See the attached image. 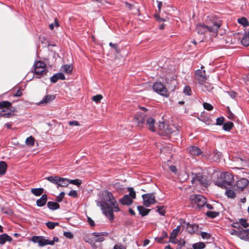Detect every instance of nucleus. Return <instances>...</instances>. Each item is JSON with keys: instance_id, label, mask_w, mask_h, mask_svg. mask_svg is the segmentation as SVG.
Instances as JSON below:
<instances>
[{"instance_id": "obj_1", "label": "nucleus", "mask_w": 249, "mask_h": 249, "mask_svg": "<svg viewBox=\"0 0 249 249\" xmlns=\"http://www.w3.org/2000/svg\"><path fill=\"white\" fill-rule=\"evenodd\" d=\"M96 205L100 207L103 213L110 220L114 219V212L120 211L117 202L112 194L104 190L101 194V200H96Z\"/></svg>"}, {"instance_id": "obj_2", "label": "nucleus", "mask_w": 249, "mask_h": 249, "mask_svg": "<svg viewBox=\"0 0 249 249\" xmlns=\"http://www.w3.org/2000/svg\"><path fill=\"white\" fill-rule=\"evenodd\" d=\"M221 26L220 21L213 24L212 25H205L204 24H197L196 31L199 34H203L207 32L213 33V36H217V30Z\"/></svg>"}, {"instance_id": "obj_3", "label": "nucleus", "mask_w": 249, "mask_h": 249, "mask_svg": "<svg viewBox=\"0 0 249 249\" xmlns=\"http://www.w3.org/2000/svg\"><path fill=\"white\" fill-rule=\"evenodd\" d=\"M233 180V177L229 172L221 174L220 177L215 181V184L221 188L227 189L229 188Z\"/></svg>"}, {"instance_id": "obj_4", "label": "nucleus", "mask_w": 249, "mask_h": 249, "mask_svg": "<svg viewBox=\"0 0 249 249\" xmlns=\"http://www.w3.org/2000/svg\"><path fill=\"white\" fill-rule=\"evenodd\" d=\"M191 203L194 207L201 208L207 203L206 198L200 195H193L190 197Z\"/></svg>"}, {"instance_id": "obj_5", "label": "nucleus", "mask_w": 249, "mask_h": 249, "mask_svg": "<svg viewBox=\"0 0 249 249\" xmlns=\"http://www.w3.org/2000/svg\"><path fill=\"white\" fill-rule=\"evenodd\" d=\"M193 177L192 182L193 184H200L204 187L208 185V180L206 176L202 175L200 173L197 174L192 173Z\"/></svg>"}, {"instance_id": "obj_6", "label": "nucleus", "mask_w": 249, "mask_h": 249, "mask_svg": "<svg viewBox=\"0 0 249 249\" xmlns=\"http://www.w3.org/2000/svg\"><path fill=\"white\" fill-rule=\"evenodd\" d=\"M146 116L144 113H137L133 118L132 122L133 125L140 128L145 124Z\"/></svg>"}, {"instance_id": "obj_7", "label": "nucleus", "mask_w": 249, "mask_h": 249, "mask_svg": "<svg viewBox=\"0 0 249 249\" xmlns=\"http://www.w3.org/2000/svg\"><path fill=\"white\" fill-rule=\"evenodd\" d=\"M4 107V114L8 113V115H4L5 118H10L14 115L15 108L12 106V103L9 101H4L0 102V107Z\"/></svg>"}, {"instance_id": "obj_8", "label": "nucleus", "mask_w": 249, "mask_h": 249, "mask_svg": "<svg viewBox=\"0 0 249 249\" xmlns=\"http://www.w3.org/2000/svg\"><path fill=\"white\" fill-rule=\"evenodd\" d=\"M31 241L35 243H38L39 247H43L47 245H53L54 244L53 241L46 239L45 237L42 236H34L32 237Z\"/></svg>"}, {"instance_id": "obj_9", "label": "nucleus", "mask_w": 249, "mask_h": 249, "mask_svg": "<svg viewBox=\"0 0 249 249\" xmlns=\"http://www.w3.org/2000/svg\"><path fill=\"white\" fill-rule=\"evenodd\" d=\"M153 89L155 91L160 95L167 97L169 93L167 89L160 82H156L153 85Z\"/></svg>"}, {"instance_id": "obj_10", "label": "nucleus", "mask_w": 249, "mask_h": 249, "mask_svg": "<svg viewBox=\"0 0 249 249\" xmlns=\"http://www.w3.org/2000/svg\"><path fill=\"white\" fill-rule=\"evenodd\" d=\"M158 132L159 135L161 136H166L169 134H172L173 132L171 127L164 122H160Z\"/></svg>"}, {"instance_id": "obj_11", "label": "nucleus", "mask_w": 249, "mask_h": 249, "mask_svg": "<svg viewBox=\"0 0 249 249\" xmlns=\"http://www.w3.org/2000/svg\"><path fill=\"white\" fill-rule=\"evenodd\" d=\"M143 205L146 207H149L151 204L155 202V196L153 193H147L142 196Z\"/></svg>"}, {"instance_id": "obj_12", "label": "nucleus", "mask_w": 249, "mask_h": 249, "mask_svg": "<svg viewBox=\"0 0 249 249\" xmlns=\"http://www.w3.org/2000/svg\"><path fill=\"white\" fill-rule=\"evenodd\" d=\"M195 78L199 84H203L207 79L205 70H197L195 72Z\"/></svg>"}, {"instance_id": "obj_13", "label": "nucleus", "mask_w": 249, "mask_h": 249, "mask_svg": "<svg viewBox=\"0 0 249 249\" xmlns=\"http://www.w3.org/2000/svg\"><path fill=\"white\" fill-rule=\"evenodd\" d=\"M180 221V224L182 226H184L183 225V224L186 226V230L189 233L193 234L198 230V226L197 225L194 224H190L189 223H186L183 219H181Z\"/></svg>"}, {"instance_id": "obj_14", "label": "nucleus", "mask_w": 249, "mask_h": 249, "mask_svg": "<svg viewBox=\"0 0 249 249\" xmlns=\"http://www.w3.org/2000/svg\"><path fill=\"white\" fill-rule=\"evenodd\" d=\"M107 233L106 232H94L92 233V235L94 236V241L95 242H103L105 238L104 236H107Z\"/></svg>"}, {"instance_id": "obj_15", "label": "nucleus", "mask_w": 249, "mask_h": 249, "mask_svg": "<svg viewBox=\"0 0 249 249\" xmlns=\"http://www.w3.org/2000/svg\"><path fill=\"white\" fill-rule=\"evenodd\" d=\"M249 183L248 179L242 178L236 181V185L238 189L243 190Z\"/></svg>"}, {"instance_id": "obj_16", "label": "nucleus", "mask_w": 249, "mask_h": 249, "mask_svg": "<svg viewBox=\"0 0 249 249\" xmlns=\"http://www.w3.org/2000/svg\"><path fill=\"white\" fill-rule=\"evenodd\" d=\"M188 151L193 156H198L202 154L200 149L196 146H190L188 148Z\"/></svg>"}, {"instance_id": "obj_17", "label": "nucleus", "mask_w": 249, "mask_h": 249, "mask_svg": "<svg viewBox=\"0 0 249 249\" xmlns=\"http://www.w3.org/2000/svg\"><path fill=\"white\" fill-rule=\"evenodd\" d=\"M145 124L152 132L156 131L155 127V120L152 118H146Z\"/></svg>"}, {"instance_id": "obj_18", "label": "nucleus", "mask_w": 249, "mask_h": 249, "mask_svg": "<svg viewBox=\"0 0 249 249\" xmlns=\"http://www.w3.org/2000/svg\"><path fill=\"white\" fill-rule=\"evenodd\" d=\"M47 199L48 197L47 195H42L41 197L36 200V205L39 207H41L45 206L47 203Z\"/></svg>"}, {"instance_id": "obj_19", "label": "nucleus", "mask_w": 249, "mask_h": 249, "mask_svg": "<svg viewBox=\"0 0 249 249\" xmlns=\"http://www.w3.org/2000/svg\"><path fill=\"white\" fill-rule=\"evenodd\" d=\"M65 76L63 73L59 72L54 74L51 77V81L52 83H56L58 80H65Z\"/></svg>"}, {"instance_id": "obj_20", "label": "nucleus", "mask_w": 249, "mask_h": 249, "mask_svg": "<svg viewBox=\"0 0 249 249\" xmlns=\"http://www.w3.org/2000/svg\"><path fill=\"white\" fill-rule=\"evenodd\" d=\"M120 201L121 204L124 205H129L133 202L132 199L130 198L129 195H124L123 197L120 200Z\"/></svg>"}, {"instance_id": "obj_21", "label": "nucleus", "mask_w": 249, "mask_h": 249, "mask_svg": "<svg viewBox=\"0 0 249 249\" xmlns=\"http://www.w3.org/2000/svg\"><path fill=\"white\" fill-rule=\"evenodd\" d=\"M55 98L54 95H47L38 103V105L45 104L51 102Z\"/></svg>"}, {"instance_id": "obj_22", "label": "nucleus", "mask_w": 249, "mask_h": 249, "mask_svg": "<svg viewBox=\"0 0 249 249\" xmlns=\"http://www.w3.org/2000/svg\"><path fill=\"white\" fill-rule=\"evenodd\" d=\"M70 184L69 179L59 177L57 187H67Z\"/></svg>"}, {"instance_id": "obj_23", "label": "nucleus", "mask_w": 249, "mask_h": 249, "mask_svg": "<svg viewBox=\"0 0 249 249\" xmlns=\"http://www.w3.org/2000/svg\"><path fill=\"white\" fill-rule=\"evenodd\" d=\"M47 207L50 210L54 211L60 208V205L57 202L48 201Z\"/></svg>"}, {"instance_id": "obj_24", "label": "nucleus", "mask_w": 249, "mask_h": 249, "mask_svg": "<svg viewBox=\"0 0 249 249\" xmlns=\"http://www.w3.org/2000/svg\"><path fill=\"white\" fill-rule=\"evenodd\" d=\"M137 209L139 211V214L142 216L148 215L150 211L149 209H146L142 206H138L137 207Z\"/></svg>"}, {"instance_id": "obj_25", "label": "nucleus", "mask_w": 249, "mask_h": 249, "mask_svg": "<svg viewBox=\"0 0 249 249\" xmlns=\"http://www.w3.org/2000/svg\"><path fill=\"white\" fill-rule=\"evenodd\" d=\"M12 238L7 234H2L0 235V244L3 245L6 241L10 242Z\"/></svg>"}, {"instance_id": "obj_26", "label": "nucleus", "mask_w": 249, "mask_h": 249, "mask_svg": "<svg viewBox=\"0 0 249 249\" xmlns=\"http://www.w3.org/2000/svg\"><path fill=\"white\" fill-rule=\"evenodd\" d=\"M34 70L35 74L36 75V77L37 78H40L41 75L46 74L47 72L46 69H34Z\"/></svg>"}, {"instance_id": "obj_27", "label": "nucleus", "mask_w": 249, "mask_h": 249, "mask_svg": "<svg viewBox=\"0 0 249 249\" xmlns=\"http://www.w3.org/2000/svg\"><path fill=\"white\" fill-rule=\"evenodd\" d=\"M72 68L70 65H64L61 67V70L64 72L69 74L71 73Z\"/></svg>"}, {"instance_id": "obj_28", "label": "nucleus", "mask_w": 249, "mask_h": 249, "mask_svg": "<svg viewBox=\"0 0 249 249\" xmlns=\"http://www.w3.org/2000/svg\"><path fill=\"white\" fill-rule=\"evenodd\" d=\"M7 165L5 161H0V175H3L7 169Z\"/></svg>"}, {"instance_id": "obj_29", "label": "nucleus", "mask_w": 249, "mask_h": 249, "mask_svg": "<svg viewBox=\"0 0 249 249\" xmlns=\"http://www.w3.org/2000/svg\"><path fill=\"white\" fill-rule=\"evenodd\" d=\"M238 237L242 240L249 241V236L248 234L245 233L242 230L239 231V233Z\"/></svg>"}, {"instance_id": "obj_30", "label": "nucleus", "mask_w": 249, "mask_h": 249, "mask_svg": "<svg viewBox=\"0 0 249 249\" xmlns=\"http://www.w3.org/2000/svg\"><path fill=\"white\" fill-rule=\"evenodd\" d=\"M34 69H46V65L45 64L41 61H38L35 63L34 65Z\"/></svg>"}, {"instance_id": "obj_31", "label": "nucleus", "mask_w": 249, "mask_h": 249, "mask_svg": "<svg viewBox=\"0 0 249 249\" xmlns=\"http://www.w3.org/2000/svg\"><path fill=\"white\" fill-rule=\"evenodd\" d=\"M43 190L42 188H33L31 192L36 196H40L43 193Z\"/></svg>"}, {"instance_id": "obj_32", "label": "nucleus", "mask_w": 249, "mask_h": 249, "mask_svg": "<svg viewBox=\"0 0 249 249\" xmlns=\"http://www.w3.org/2000/svg\"><path fill=\"white\" fill-rule=\"evenodd\" d=\"M200 85H201V89L204 91H210L213 89V86L208 83L205 84L204 83Z\"/></svg>"}, {"instance_id": "obj_33", "label": "nucleus", "mask_w": 249, "mask_h": 249, "mask_svg": "<svg viewBox=\"0 0 249 249\" xmlns=\"http://www.w3.org/2000/svg\"><path fill=\"white\" fill-rule=\"evenodd\" d=\"M59 178V177L55 176H49L47 178H46V179L48 180L49 181L51 182V183L54 184L55 185H57L58 183V180Z\"/></svg>"}, {"instance_id": "obj_34", "label": "nucleus", "mask_w": 249, "mask_h": 249, "mask_svg": "<svg viewBox=\"0 0 249 249\" xmlns=\"http://www.w3.org/2000/svg\"><path fill=\"white\" fill-rule=\"evenodd\" d=\"M233 126V123L231 122H228L226 123H225L223 124V128L224 130L227 131H229L231 130V129Z\"/></svg>"}, {"instance_id": "obj_35", "label": "nucleus", "mask_w": 249, "mask_h": 249, "mask_svg": "<svg viewBox=\"0 0 249 249\" xmlns=\"http://www.w3.org/2000/svg\"><path fill=\"white\" fill-rule=\"evenodd\" d=\"M241 43L245 46H249V33L246 34L241 40Z\"/></svg>"}, {"instance_id": "obj_36", "label": "nucleus", "mask_w": 249, "mask_h": 249, "mask_svg": "<svg viewBox=\"0 0 249 249\" xmlns=\"http://www.w3.org/2000/svg\"><path fill=\"white\" fill-rule=\"evenodd\" d=\"M180 225L178 226L176 229H174L172 232L171 233V239L172 238H176V236L178 234L180 230Z\"/></svg>"}, {"instance_id": "obj_37", "label": "nucleus", "mask_w": 249, "mask_h": 249, "mask_svg": "<svg viewBox=\"0 0 249 249\" xmlns=\"http://www.w3.org/2000/svg\"><path fill=\"white\" fill-rule=\"evenodd\" d=\"M205 247V245L203 242H198L192 245L193 249H203Z\"/></svg>"}, {"instance_id": "obj_38", "label": "nucleus", "mask_w": 249, "mask_h": 249, "mask_svg": "<svg viewBox=\"0 0 249 249\" xmlns=\"http://www.w3.org/2000/svg\"><path fill=\"white\" fill-rule=\"evenodd\" d=\"M225 195L229 198H233L235 196V193L232 190L227 189L225 193Z\"/></svg>"}, {"instance_id": "obj_39", "label": "nucleus", "mask_w": 249, "mask_h": 249, "mask_svg": "<svg viewBox=\"0 0 249 249\" xmlns=\"http://www.w3.org/2000/svg\"><path fill=\"white\" fill-rule=\"evenodd\" d=\"M237 21L239 23L242 25L244 27H247L249 25V22L247 19L244 17L238 18Z\"/></svg>"}, {"instance_id": "obj_40", "label": "nucleus", "mask_w": 249, "mask_h": 249, "mask_svg": "<svg viewBox=\"0 0 249 249\" xmlns=\"http://www.w3.org/2000/svg\"><path fill=\"white\" fill-rule=\"evenodd\" d=\"M206 214L208 217L213 218L218 216L219 213L216 212L208 211Z\"/></svg>"}, {"instance_id": "obj_41", "label": "nucleus", "mask_w": 249, "mask_h": 249, "mask_svg": "<svg viewBox=\"0 0 249 249\" xmlns=\"http://www.w3.org/2000/svg\"><path fill=\"white\" fill-rule=\"evenodd\" d=\"M46 226L50 229H53L56 226L59 225V223L49 221L46 223Z\"/></svg>"}, {"instance_id": "obj_42", "label": "nucleus", "mask_w": 249, "mask_h": 249, "mask_svg": "<svg viewBox=\"0 0 249 249\" xmlns=\"http://www.w3.org/2000/svg\"><path fill=\"white\" fill-rule=\"evenodd\" d=\"M26 144L29 146H33L34 145L35 139L32 136H30L26 139Z\"/></svg>"}, {"instance_id": "obj_43", "label": "nucleus", "mask_w": 249, "mask_h": 249, "mask_svg": "<svg viewBox=\"0 0 249 249\" xmlns=\"http://www.w3.org/2000/svg\"><path fill=\"white\" fill-rule=\"evenodd\" d=\"M128 190L129 192V194L128 195L132 199H135L136 198V193L132 187H128Z\"/></svg>"}, {"instance_id": "obj_44", "label": "nucleus", "mask_w": 249, "mask_h": 249, "mask_svg": "<svg viewBox=\"0 0 249 249\" xmlns=\"http://www.w3.org/2000/svg\"><path fill=\"white\" fill-rule=\"evenodd\" d=\"M239 224L245 228H247L249 226V224L247 222L246 219L244 218H241L239 220Z\"/></svg>"}, {"instance_id": "obj_45", "label": "nucleus", "mask_w": 249, "mask_h": 249, "mask_svg": "<svg viewBox=\"0 0 249 249\" xmlns=\"http://www.w3.org/2000/svg\"><path fill=\"white\" fill-rule=\"evenodd\" d=\"M69 182H70V183L75 185L77 186H80L82 183L81 180L80 179H71V180L69 179Z\"/></svg>"}, {"instance_id": "obj_46", "label": "nucleus", "mask_w": 249, "mask_h": 249, "mask_svg": "<svg viewBox=\"0 0 249 249\" xmlns=\"http://www.w3.org/2000/svg\"><path fill=\"white\" fill-rule=\"evenodd\" d=\"M183 92L187 95H190L191 94L192 90L189 86H185L183 89Z\"/></svg>"}, {"instance_id": "obj_47", "label": "nucleus", "mask_w": 249, "mask_h": 249, "mask_svg": "<svg viewBox=\"0 0 249 249\" xmlns=\"http://www.w3.org/2000/svg\"><path fill=\"white\" fill-rule=\"evenodd\" d=\"M65 196V193L62 192L60 194L56 197L55 200L57 202H60L62 201Z\"/></svg>"}, {"instance_id": "obj_48", "label": "nucleus", "mask_w": 249, "mask_h": 249, "mask_svg": "<svg viewBox=\"0 0 249 249\" xmlns=\"http://www.w3.org/2000/svg\"><path fill=\"white\" fill-rule=\"evenodd\" d=\"M200 235L204 239H209L211 237V234L205 231H202Z\"/></svg>"}, {"instance_id": "obj_49", "label": "nucleus", "mask_w": 249, "mask_h": 249, "mask_svg": "<svg viewBox=\"0 0 249 249\" xmlns=\"http://www.w3.org/2000/svg\"><path fill=\"white\" fill-rule=\"evenodd\" d=\"M103 98V96L100 94H98L95 96H93L92 97V100L96 103L99 102Z\"/></svg>"}, {"instance_id": "obj_50", "label": "nucleus", "mask_w": 249, "mask_h": 249, "mask_svg": "<svg viewBox=\"0 0 249 249\" xmlns=\"http://www.w3.org/2000/svg\"><path fill=\"white\" fill-rule=\"evenodd\" d=\"M203 107L205 109L209 111L212 110L213 109V107L212 105L208 103H204Z\"/></svg>"}, {"instance_id": "obj_51", "label": "nucleus", "mask_w": 249, "mask_h": 249, "mask_svg": "<svg viewBox=\"0 0 249 249\" xmlns=\"http://www.w3.org/2000/svg\"><path fill=\"white\" fill-rule=\"evenodd\" d=\"M63 235L65 237L70 239L73 237V234L70 231H64Z\"/></svg>"}, {"instance_id": "obj_52", "label": "nucleus", "mask_w": 249, "mask_h": 249, "mask_svg": "<svg viewBox=\"0 0 249 249\" xmlns=\"http://www.w3.org/2000/svg\"><path fill=\"white\" fill-rule=\"evenodd\" d=\"M224 118L223 117H219L216 119V124L221 125L223 124Z\"/></svg>"}, {"instance_id": "obj_53", "label": "nucleus", "mask_w": 249, "mask_h": 249, "mask_svg": "<svg viewBox=\"0 0 249 249\" xmlns=\"http://www.w3.org/2000/svg\"><path fill=\"white\" fill-rule=\"evenodd\" d=\"M68 195L70 196L75 198L77 196V193L75 190H71L69 193Z\"/></svg>"}, {"instance_id": "obj_54", "label": "nucleus", "mask_w": 249, "mask_h": 249, "mask_svg": "<svg viewBox=\"0 0 249 249\" xmlns=\"http://www.w3.org/2000/svg\"><path fill=\"white\" fill-rule=\"evenodd\" d=\"M157 211L161 215H164V214H165V213L163 206H162V207H158Z\"/></svg>"}, {"instance_id": "obj_55", "label": "nucleus", "mask_w": 249, "mask_h": 249, "mask_svg": "<svg viewBox=\"0 0 249 249\" xmlns=\"http://www.w3.org/2000/svg\"><path fill=\"white\" fill-rule=\"evenodd\" d=\"M109 45L112 48H114L116 52L117 53H119V51L118 49V45L116 43L114 44V43H112V42H110L109 43Z\"/></svg>"}, {"instance_id": "obj_56", "label": "nucleus", "mask_w": 249, "mask_h": 249, "mask_svg": "<svg viewBox=\"0 0 249 249\" xmlns=\"http://www.w3.org/2000/svg\"><path fill=\"white\" fill-rule=\"evenodd\" d=\"M1 211L4 213L9 215H11L13 213V211L11 209L4 210V209L2 208L1 209Z\"/></svg>"}, {"instance_id": "obj_57", "label": "nucleus", "mask_w": 249, "mask_h": 249, "mask_svg": "<svg viewBox=\"0 0 249 249\" xmlns=\"http://www.w3.org/2000/svg\"><path fill=\"white\" fill-rule=\"evenodd\" d=\"M69 124L71 126H72V125L79 126V125H80L79 122L77 121H70V122H69Z\"/></svg>"}, {"instance_id": "obj_58", "label": "nucleus", "mask_w": 249, "mask_h": 249, "mask_svg": "<svg viewBox=\"0 0 249 249\" xmlns=\"http://www.w3.org/2000/svg\"><path fill=\"white\" fill-rule=\"evenodd\" d=\"M113 249H126V248L121 244H116L114 245Z\"/></svg>"}, {"instance_id": "obj_59", "label": "nucleus", "mask_w": 249, "mask_h": 249, "mask_svg": "<svg viewBox=\"0 0 249 249\" xmlns=\"http://www.w3.org/2000/svg\"><path fill=\"white\" fill-rule=\"evenodd\" d=\"M155 17L157 20L159 22H163L165 21V19L163 18H160V16L158 15H155Z\"/></svg>"}, {"instance_id": "obj_60", "label": "nucleus", "mask_w": 249, "mask_h": 249, "mask_svg": "<svg viewBox=\"0 0 249 249\" xmlns=\"http://www.w3.org/2000/svg\"><path fill=\"white\" fill-rule=\"evenodd\" d=\"M54 26L58 27L59 26L58 23L56 21V19H55L54 23H52L49 25L50 28L51 30H53Z\"/></svg>"}, {"instance_id": "obj_61", "label": "nucleus", "mask_w": 249, "mask_h": 249, "mask_svg": "<svg viewBox=\"0 0 249 249\" xmlns=\"http://www.w3.org/2000/svg\"><path fill=\"white\" fill-rule=\"evenodd\" d=\"M239 233V231H236L235 230H233V229L231 230L230 231V233L231 235H236L237 237L238 236Z\"/></svg>"}, {"instance_id": "obj_62", "label": "nucleus", "mask_w": 249, "mask_h": 249, "mask_svg": "<svg viewBox=\"0 0 249 249\" xmlns=\"http://www.w3.org/2000/svg\"><path fill=\"white\" fill-rule=\"evenodd\" d=\"M88 221L89 224L91 227H94L95 226V223H94V221L90 217H88Z\"/></svg>"}, {"instance_id": "obj_63", "label": "nucleus", "mask_w": 249, "mask_h": 249, "mask_svg": "<svg viewBox=\"0 0 249 249\" xmlns=\"http://www.w3.org/2000/svg\"><path fill=\"white\" fill-rule=\"evenodd\" d=\"M228 114L229 115V119L231 120H234L235 118V115L231 111H229L228 112Z\"/></svg>"}, {"instance_id": "obj_64", "label": "nucleus", "mask_w": 249, "mask_h": 249, "mask_svg": "<svg viewBox=\"0 0 249 249\" xmlns=\"http://www.w3.org/2000/svg\"><path fill=\"white\" fill-rule=\"evenodd\" d=\"M170 170L173 173H176L177 171L176 167L174 165H171L169 167Z\"/></svg>"}]
</instances>
